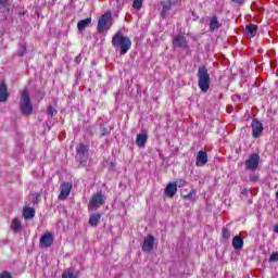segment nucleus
I'll use <instances>...</instances> for the list:
<instances>
[{
  "label": "nucleus",
  "mask_w": 278,
  "mask_h": 278,
  "mask_svg": "<svg viewBox=\"0 0 278 278\" xmlns=\"http://www.w3.org/2000/svg\"><path fill=\"white\" fill-rule=\"evenodd\" d=\"M143 3H144V0H134L132 2L134 10H142Z\"/></svg>",
  "instance_id": "obj_25"
},
{
  "label": "nucleus",
  "mask_w": 278,
  "mask_h": 278,
  "mask_svg": "<svg viewBox=\"0 0 278 278\" xmlns=\"http://www.w3.org/2000/svg\"><path fill=\"white\" fill-rule=\"evenodd\" d=\"M8 97H10L8 93V85H5V80H2L0 83V103H5V101H8Z\"/></svg>",
  "instance_id": "obj_14"
},
{
  "label": "nucleus",
  "mask_w": 278,
  "mask_h": 278,
  "mask_svg": "<svg viewBox=\"0 0 278 278\" xmlns=\"http://www.w3.org/2000/svg\"><path fill=\"white\" fill-rule=\"evenodd\" d=\"M23 226L21 225V220L17 218L12 219L11 222V229L12 231H18Z\"/></svg>",
  "instance_id": "obj_23"
},
{
  "label": "nucleus",
  "mask_w": 278,
  "mask_h": 278,
  "mask_svg": "<svg viewBox=\"0 0 278 278\" xmlns=\"http://www.w3.org/2000/svg\"><path fill=\"white\" fill-rule=\"evenodd\" d=\"M10 5L9 0H0V10H3V8H8Z\"/></svg>",
  "instance_id": "obj_31"
},
{
  "label": "nucleus",
  "mask_w": 278,
  "mask_h": 278,
  "mask_svg": "<svg viewBox=\"0 0 278 278\" xmlns=\"http://www.w3.org/2000/svg\"><path fill=\"white\" fill-rule=\"evenodd\" d=\"M222 24L218 22V17L216 15H213L210 22V30L216 31V29H220Z\"/></svg>",
  "instance_id": "obj_19"
},
{
  "label": "nucleus",
  "mask_w": 278,
  "mask_h": 278,
  "mask_svg": "<svg viewBox=\"0 0 278 278\" xmlns=\"http://www.w3.org/2000/svg\"><path fill=\"white\" fill-rule=\"evenodd\" d=\"M164 194L165 197H168V199H173V197L177 194V185H175V182L167 184Z\"/></svg>",
  "instance_id": "obj_13"
},
{
  "label": "nucleus",
  "mask_w": 278,
  "mask_h": 278,
  "mask_svg": "<svg viewBox=\"0 0 278 278\" xmlns=\"http://www.w3.org/2000/svg\"><path fill=\"white\" fill-rule=\"evenodd\" d=\"M251 127H252L253 138H260V136H262V134L264 131V126L262 125V122H260L257 119H253Z\"/></svg>",
  "instance_id": "obj_10"
},
{
  "label": "nucleus",
  "mask_w": 278,
  "mask_h": 278,
  "mask_svg": "<svg viewBox=\"0 0 278 278\" xmlns=\"http://www.w3.org/2000/svg\"><path fill=\"white\" fill-rule=\"evenodd\" d=\"M90 151V148L84 143H79L76 147V154L78 155L80 160V164L86 163V160H88V152Z\"/></svg>",
  "instance_id": "obj_7"
},
{
  "label": "nucleus",
  "mask_w": 278,
  "mask_h": 278,
  "mask_svg": "<svg viewBox=\"0 0 278 278\" xmlns=\"http://www.w3.org/2000/svg\"><path fill=\"white\" fill-rule=\"evenodd\" d=\"M105 203V198L101 193H96L92 195L90 202H89V210H99L101 205Z\"/></svg>",
  "instance_id": "obj_5"
},
{
  "label": "nucleus",
  "mask_w": 278,
  "mask_h": 278,
  "mask_svg": "<svg viewBox=\"0 0 278 278\" xmlns=\"http://www.w3.org/2000/svg\"><path fill=\"white\" fill-rule=\"evenodd\" d=\"M168 12H170V3H164L163 9L161 11V16L163 18H166V14H168Z\"/></svg>",
  "instance_id": "obj_24"
},
{
  "label": "nucleus",
  "mask_w": 278,
  "mask_h": 278,
  "mask_svg": "<svg viewBox=\"0 0 278 278\" xmlns=\"http://www.w3.org/2000/svg\"><path fill=\"white\" fill-rule=\"evenodd\" d=\"M91 23H92V18H90V17L85 18V20H80L77 23L78 30L84 31V29H86V27H88V25H90Z\"/></svg>",
  "instance_id": "obj_21"
},
{
  "label": "nucleus",
  "mask_w": 278,
  "mask_h": 278,
  "mask_svg": "<svg viewBox=\"0 0 278 278\" xmlns=\"http://www.w3.org/2000/svg\"><path fill=\"white\" fill-rule=\"evenodd\" d=\"M20 112L23 116L31 115L34 112V106L31 105V99H29V91L22 90L20 97Z\"/></svg>",
  "instance_id": "obj_2"
},
{
  "label": "nucleus",
  "mask_w": 278,
  "mask_h": 278,
  "mask_svg": "<svg viewBox=\"0 0 278 278\" xmlns=\"http://www.w3.org/2000/svg\"><path fill=\"white\" fill-rule=\"evenodd\" d=\"M71 190H73V185H71V182H63L61 185V193L59 194V200L65 201V199H68V194H71Z\"/></svg>",
  "instance_id": "obj_11"
},
{
  "label": "nucleus",
  "mask_w": 278,
  "mask_h": 278,
  "mask_svg": "<svg viewBox=\"0 0 278 278\" xmlns=\"http://www.w3.org/2000/svg\"><path fill=\"white\" fill-rule=\"evenodd\" d=\"M193 194H197L194 190H191L188 194L181 195L185 200H190L192 199Z\"/></svg>",
  "instance_id": "obj_32"
},
{
  "label": "nucleus",
  "mask_w": 278,
  "mask_h": 278,
  "mask_svg": "<svg viewBox=\"0 0 278 278\" xmlns=\"http://www.w3.org/2000/svg\"><path fill=\"white\" fill-rule=\"evenodd\" d=\"M257 34V25L249 24L245 26V35L248 38H255Z\"/></svg>",
  "instance_id": "obj_17"
},
{
  "label": "nucleus",
  "mask_w": 278,
  "mask_h": 278,
  "mask_svg": "<svg viewBox=\"0 0 278 278\" xmlns=\"http://www.w3.org/2000/svg\"><path fill=\"white\" fill-rule=\"evenodd\" d=\"M155 237H153L152 235H148L143 240L142 251H144L146 253H151L153 251Z\"/></svg>",
  "instance_id": "obj_9"
},
{
  "label": "nucleus",
  "mask_w": 278,
  "mask_h": 278,
  "mask_svg": "<svg viewBox=\"0 0 278 278\" xmlns=\"http://www.w3.org/2000/svg\"><path fill=\"white\" fill-rule=\"evenodd\" d=\"M112 45L116 51H119L121 55H125L131 49V39L121 33H116L113 36Z\"/></svg>",
  "instance_id": "obj_1"
},
{
  "label": "nucleus",
  "mask_w": 278,
  "mask_h": 278,
  "mask_svg": "<svg viewBox=\"0 0 278 278\" xmlns=\"http://www.w3.org/2000/svg\"><path fill=\"white\" fill-rule=\"evenodd\" d=\"M269 262H278V252H273L270 254Z\"/></svg>",
  "instance_id": "obj_30"
},
{
  "label": "nucleus",
  "mask_w": 278,
  "mask_h": 278,
  "mask_svg": "<svg viewBox=\"0 0 278 278\" xmlns=\"http://www.w3.org/2000/svg\"><path fill=\"white\" fill-rule=\"evenodd\" d=\"M23 216L25 220H31V218L36 216V211L34 210V207L27 206L24 208Z\"/></svg>",
  "instance_id": "obj_20"
},
{
  "label": "nucleus",
  "mask_w": 278,
  "mask_h": 278,
  "mask_svg": "<svg viewBox=\"0 0 278 278\" xmlns=\"http://www.w3.org/2000/svg\"><path fill=\"white\" fill-rule=\"evenodd\" d=\"M112 12L106 11L100 18L98 20L97 30L99 34H103V31H108L112 28Z\"/></svg>",
  "instance_id": "obj_4"
},
{
  "label": "nucleus",
  "mask_w": 278,
  "mask_h": 278,
  "mask_svg": "<svg viewBox=\"0 0 278 278\" xmlns=\"http://www.w3.org/2000/svg\"><path fill=\"white\" fill-rule=\"evenodd\" d=\"M274 231H275L276 233H278V225H276V226L274 227Z\"/></svg>",
  "instance_id": "obj_36"
},
{
  "label": "nucleus",
  "mask_w": 278,
  "mask_h": 278,
  "mask_svg": "<svg viewBox=\"0 0 278 278\" xmlns=\"http://www.w3.org/2000/svg\"><path fill=\"white\" fill-rule=\"evenodd\" d=\"M186 180L184 179H178L174 182V186H176V188H184V186H186Z\"/></svg>",
  "instance_id": "obj_28"
},
{
  "label": "nucleus",
  "mask_w": 278,
  "mask_h": 278,
  "mask_svg": "<svg viewBox=\"0 0 278 278\" xmlns=\"http://www.w3.org/2000/svg\"><path fill=\"white\" fill-rule=\"evenodd\" d=\"M0 278H12V275H10L9 271H2V273L0 274Z\"/></svg>",
  "instance_id": "obj_33"
},
{
  "label": "nucleus",
  "mask_w": 278,
  "mask_h": 278,
  "mask_svg": "<svg viewBox=\"0 0 278 278\" xmlns=\"http://www.w3.org/2000/svg\"><path fill=\"white\" fill-rule=\"evenodd\" d=\"M244 1L247 0H231V2L236 3L237 5H243Z\"/></svg>",
  "instance_id": "obj_34"
},
{
  "label": "nucleus",
  "mask_w": 278,
  "mask_h": 278,
  "mask_svg": "<svg viewBox=\"0 0 278 278\" xmlns=\"http://www.w3.org/2000/svg\"><path fill=\"white\" fill-rule=\"evenodd\" d=\"M47 112L49 116H53L54 114H58V111L53 106H48Z\"/></svg>",
  "instance_id": "obj_29"
},
{
  "label": "nucleus",
  "mask_w": 278,
  "mask_h": 278,
  "mask_svg": "<svg viewBox=\"0 0 278 278\" xmlns=\"http://www.w3.org/2000/svg\"><path fill=\"white\" fill-rule=\"evenodd\" d=\"M205 164H207V152L200 150L197 155L195 165L201 167L205 166Z\"/></svg>",
  "instance_id": "obj_15"
},
{
  "label": "nucleus",
  "mask_w": 278,
  "mask_h": 278,
  "mask_svg": "<svg viewBox=\"0 0 278 278\" xmlns=\"http://www.w3.org/2000/svg\"><path fill=\"white\" fill-rule=\"evenodd\" d=\"M173 45L175 48L178 49H188V41L186 40V37H184L182 35H177L173 39Z\"/></svg>",
  "instance_id": "obj_12"
},
{
  "label": "nucleus",
  "mask_w": 278,
  "mask_h": 278,
  "mask_svg": "<svg viewBox=\"0 0 278 278\" xmlns=\"http://www.w3.org/2000/svg\"><path fill=\"white\" fill-rule=\"evenodd\" d=\"M147 140H149V136L147 135V132L137 135V139H136L137 147H139L140 149L144 148L147 146Z\"/></svg>",
  "instance_id": "obj_16"
},
{
  "label": "nucleus",
  "mask_w": 278,
  "mask_h": 278,
  "mask_svg": "<svg viewBox=\"0 0 278 278\" xmlns=\"http://www.w3.org/2000/svg\"><path fill=\"white\" fill-rule=\"evenodd\" d=\"M62 278H77V276L73 273V270L66 269V270L62 274Z\"/></svg>",
  "instance_id": "obj_26"
},
{
  "label": "nucleus",
  "mask_w": 278,
  "mask_h": 278,
  "mask_svg": "<svg viewBox=\"0 0 278 278\" xmlns=\"http://www.w3.org/2000/svg\"><path fill=\"white\" fill-rule=\"evenodd\" d=\"M54 240L55 238L53 237V233L51 232L43 233L39 240L40 249H49V247L53 245Z\"/></svg>",
  "instance_id": "obj_6"
},
{
  "label": "nucleus",
  "mask_w": 278,
  "mask_h": 278,
  "mask_svg": "<svg viewBox=\"0 0 278 278\" xmlns=\"http://www.w3.org/2000/svg\"><path fill=\"white\" fill-rule=\"evenodd\" d=\"M198 86L202 92L210 90V73H207L206 66L198 68Z\"/></svg>",
  "instance_id": "obj_3"
},
{
  "label": "nucleus",
  "mask_w": 278,
  "mask_h": 278,
  "mask_svg": "<svg viewBox=\"0 0 278 278\" xmlns=\"http://www.w3.org/2000/svg\"><path fill=\"white\" fill-rule=\"evenodd\" d=\"M257 179H260V177L256 175L250 176V181H257Z\"/></svg>",
  "instance_id": "obj_35"
},
{
  "label": "nucleus",
  "mask_w": 278,
  "mask_h": 278,
  "mask_svg": "<svg viewBox=\"0 0 278 278\" xmlns=\"http://www.w3.org/2000/svg\"><path fill=\"white\" fill-rule=\"evenodd\" d=\"M260 166V154L254 153L252 154L249 160L245 161V168L248 170H256V168Z\"/></svg>",
  "instance_id": "obj_8"
},
{
  "label": "nucleus",
  "mask_w": 278,
  "mask_h": 278,
  "mask_svg": "<svg viewBox=\"0 0 278 278\" xmlns=\"http://www.w3.org/2000/svg\"><path fill=\"white\" fill-rule=\"evenodd\" d=\"M222 236L224 240H229V238H231V231H229L227 228H223Z\"/></svg>",
  "instance_id": "obj_27"
},
{
  "label": "nucleus",
  "mask_w": 278,
  "mask_h": 278,
  "mask_svg": "<svg viewBox=\"0 0 278 278\" xmlns=\"http://www.w3.org/2000/svg\"><path fill=\"white\" fill-rule=\"evenodd\" d=\"M100 222H101V214L99 213L91 215L89 218V225H91V227H97V225H99Z\"/></svg>",
  "instance_id": "obj_22"
},
{
  "label": "nucleus",
  "mask_w": 278,
  "mask_h": 278,
  "mask_svg": "<svg viewBox=\"0 0 278 278\" xmlns=\"http://www.w3.org/2000/svg\"><path fill=\"white\" fill-rule=\"evenodd\" d=\"M232 247L236 251H240L244 247V240L240 236H236L232 239Z\"/></svg>",
  "instance_id": "obj_18"
}]
</instances>
